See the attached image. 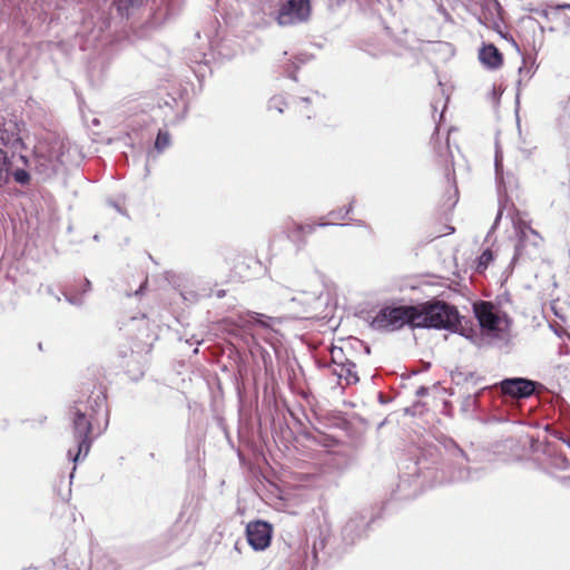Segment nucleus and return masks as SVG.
Listing matches in <instances>:
<instances>
[{"label": "nucleus", "mask_w": 570, "mask_h": 570, "mask_svg": "<svg viewBox=\"0 0 570 570\" xmlns=\"http://www.w3.org/2000/svg\"><path fill=\"white\" fill-rule=\"evenodd\" d=\"M106 405V395L101 391L92 392L87 400L78 399L69 410L72 433L76 441L77 452L73 455L69 449L68 455L73 462L81 456H87L91 446L92 423Z\"/></svg>", "instance_id": "nucleus-1"}, {"label": "nucleus", "mask_w": 570, "mask_h": 570, "mask_svg": "<svg viewBox=\"0 0 570 570\" xmlns=\"http://www.w3.org/2000/svg\"><path fill=\"white\" fill-rule=\"evenodd\" d=\"M76 146L68 138L52 137L40 140L33 149V170L42 179L60 173L70 163Z\"/></svg>", "instance_id": "nucleus-2"}, {"label": "nucleus", "mask_w": 570, "mask_h": 570, "mask_svg": "<svg viewBox=\"0 0 570 570\" xmlns=\"http://www.w3.org/2000/svg\"><path fill=\"white\" fill-rule=\"evenodd\" d=\"M415 306V327L455 331L460 324L458 308L444 301H429Z\"/></svg>", "instance_id": "nucleus-3"}, {"label": "nucleus", "mask_w": 570, "mask_h": 570, "mask_svg": "<svg viewBox=\"0 0 570 570\" xmlns=\"http://www.w3.org/2000/svg\"><path fill=\"white\" fill-rule=\"evenodd\" d=\"M517 243L511 264L537 259L541 255L543 238L527 222L512 219Z\"/></svg>", "instance_id": "nucleus-4"}, {"label": "nucleus", "mask_w": 570, "mask_h": 570, "mask_svg": "<svg viewBox=\"0 0 570 570\" xmlns=\"http://www.w3.org/2000/svg\"><path fill=\"white\" fill-rule=\"evenodd\" d=\"M415 305H392L382 307L371 322V327L379 332H394L404 325L415 327Z\"/></svg>", "instance_id": "nucleus-5"}, {"label": "nucleus", "mask_w": 570, "mask_h": 570, "mask_svg": "<svg viewBox=\"0 0 570 570\" xmlns=\"http://www.w3.org/2000/svg\"><path fill=\"white\" fill-rule=\"evenodd\" d=\"M473 312L481 328L490 336L503 338L510 327L509 316L491 302L479 301L473 304Z\"/></svg>", "instance_id": "nucleus-6"}, {"label": "nucleus", "mask_w": 570, "mask_h": 570, "mask_svg": "<svg viewBox=\"0 0 570 570\" xmlns=\"http://www.w3.org/2000/svg\"><path fill=\"white\" fill-rule=\"evenodd\" d=\"M450 462L446 464V481L448 482H464L479 478L478 471H471L466 464L469 459L465 452L452 440L445 445Z\"/></svg>", "instance_id": "nucleus-7"}, {"label": "nucleus", "mask_w": 570, "mask_h": 570, "mask_svg": "<svg viewBox=\"0 0 570 570\" xmlns=\"http://www.w3.org/2000/svg\"><path fill=\"white\" fill-rule=\"evenodd\" d=\"M312 7L309 0H286L275 13V20L281 27L297 26L309 20Z\"/></svg>", "instance_id": "nucleus-8"}, {"label": "nucleus", "mask_w": 570, "mask_h": 570, "mask_svg": "<svg viewBox=\"0 0 570 570\" xmlns=\"http://www.w3.org/2000/svg\"><path fill=\"white\" fill-rule=\"evenodd\" d=\"M500 390L512 399H528L534 394L540 383L525 377H510L500 382Z\"/></svg>", "instance_id": "nucleus-9"}, {"label": "nucleus", "mask_w": 570, "mask_h": 570, "mask_svg": "<svg viewBox=\"0 0 570 570\" xmlns=\"http://www.w3.org/2000/svg\"><path fill=\"white\" fill-rule=\"evenodd\" d=\"M272 534V524L266 521H252L246 527L247 542L256 551H263L269 547Z\"/></svg>", "instance_id": "nucleus-10"}, {"label": "nucleus", "mask_w": 570, "mask_h": 570, "mask_svg": "<svg viewBox=\"0 0 570 570\" xmlns=\"http://www.w3.org/2000/svg\"><path fill=\"white\" fill-rule=\"evenodd\" d=\"M279 323L281 321L277 317L252 311L239 313L235 318V324L246 332H249L255 326L265 331L274 332V325Z\"/></svg>", "instance_id": "nucleus-11"}, {"label": "nucleus", "mask_w": 570, "mask_h": 570, "mask_svg": "<svg viewBox=\"0 0 570 570\" xmlns=\"http://www.w3.org/2000/svg\"><path fill=\"white\" fill-rule=\"evenodd\" d=\"M370 519L362 512H354L342 529V538L347 544H353L366 532Z\"/></svg>", "instance_id": "nucleus-12"}, {"label": "nucleus", "mask_w": 570, "mask_h": 570, "mask_svg": "<svg viewBox=\"0 0 570 570\" xmlns=\"http://www.w3.org/2000/svg\"><path fill=\"white\" fill-rule=\"evenodd\" d=\"M0 141L7 148L16 150H22L26 145L20 136V128L18 122L9 120L0 128Z\"/></svg>", "instance_id": "nucleus-13"}, {"label": "nucleus", "mask_w": 570, "mask_h": 570, "mask_svg": "<svg viewBox=\"0 0 570 570\" xmlns=\"http://www.w3.org/2000/svg\"><path fill=\"white\" fill-rule=\"evenodd\" d=\"M344 226V224H335L332 222H318L316 224H299V223H293V228L288 229V237L293 238V240H296L299 246H305L307 240L305 235L313 234L317 227H327V226Z\"/></svg>", "instance_id": "nucleus-14"}, {"label": "nucleus", "mask_w": 570, "mask_h": 570, "mask_svg": "<svg viewBox=\"0 0 570 570\" xmlns=\"http://www.w3.org/2000/svg\"><path fill=\"white\" fill-rule=\"evenodd\" d=\"M321 297L322 292L317 289L299 291L291 298V302L301 304L305 313H311L321 305Z\"/></svg>", "instance_id": "nucleus-15"}, {"label": "nucleus", "mask_w": 570, "mask_h": 570, "mask_svg": "<svg viewBox=\"0 0 570 570\" xmlns=\"http://www.w3.org/2000/svg\"><path fill=\"white\" fill-rule=\"evenodd\" d=\"M480 61L489 69H498L502 65V55L499 49L492 45H484L479 52Z\"/></svg>", "instance_id": "nucleus-16"}, {"label": "nucleus", "mask_w": 570, "mask_h": 570, "mask_svg": "<svg viewBox=\"0 0 570 570\" xmlns=\"http://www.w3.org/2000/svg\"><path fill=\"white\" fill-rule=\"evenodd\" d=\"M332 373L337 376L338 383L344 381L346 385L356 384L360 381L354 362L334 366Z\"/></svg>", "instance_id": "nucleus-17"}, {"label": "nucleus", "mask_w": 570, "mask_h": 570, "mask_svg": "<svg viewBox=\"0 0 570 570\" xmlns=\"http://www.w3.org/2000/svg\"><path fill=\"white\" fill-rule=\"evenodd\" d=\"M144 1L145 0H114V6L121 17L129 18L142 7Z\"/></svg>", "instance_id": "nucleus-18"}, {"label": "nucleus", "mask_w": 570, "mask_h": 570, "mask_svg": "<svg viewBox=\"0 0 570 570\" xmlns=\"http://www.w3.org/2000/svg\"><path fill=\"white\" fill-rule=\"evenodd\" d=\"M186 523L181 521L175 522L167 531L166 537L171 544H180L186 539Z\"/></svg>", "instance_id": "nucleus-19"}, {"label": "nucleus", "mask_w": 570, "mask_h": 570, "mask_svg": "<svg viewBox=\"0 0 570 570\" xmlns=\"http://www.w3.org/2000/svg\"><path fill=\"white\" fill-rule=\"evenodd\" d=\"M10 165L11 161L8 157L7 151L0 148V188L9 181Z\"/></svg>", "instance_id": "nucleus-20"}, {"label": "nucleus", "mask_w": 570, "mask_h": 570, "mask_svg": "<svg viewBox=\"0 0 570 570\" xmlns=\"http://www.w3.org/2000/svg\"><path fill=\"white\" fill-rule=\"evenodd\" d=\"M331 360H332V364L330 365L332 368L334 366H340V365H343L345 363H352L353 361H351L344 353L343 348L342 347H338V346H333L332 350H331Z\"/></svg>", "instance_id": "nucleus-21"}, {"label": "nucleus", "mask_w": 570, "mask_h": 570, "mask_svg": "<svg viewBox=\"0 0 570 570\" xmlns=\"http://www.w3.org/2000/svg\"><path fill=\"white\" fill-rule=\"evenodd\" d=\"M170 145V135L166 130H159L155 140V148L163 153Z\"/></svg>", "instance_id": "nucleus-22"}, {"label": "nucleus", "mask_w": 570, "mask_h": 570, "mask_svg": "<svg viewBox=\"0 0 570 570\" xmlns=\"http://www.w3.org/2000/svg\"><path fill=\"white\" fill-rule=\"evenodd\" d=\"M494 259L493 252L490 248H487L482 252V254L478 257V272H482L488 268L490 263Z\"/></svg>", "instance_id": "nucleus-23"}, {"label": "nucleus", "mask_w": 570, "mask_h": 570, "mask_svg": "<svg viewBox=\"0 0 570 570\" xmlns=\"http://www.w3.org/2000/svg\"><path fill=\"white\" fill-rule=\"evenodd\" d=\"M10 176L21 186H26L30 183V174L23 168H17L13 171L10 170Z\"/></svg>", "instance_id": "nucleus-24"}, {"label": "nucleus", "mask_w": 570, "mask_h": 570, "mask_svg": "<svg viewBox=\"0 0 570 570\" xmlns=\"http://www.w3.org/2000/svg\"><path fill=\"white\" fill-rule=\"evenodd\" d=\"M184 301L195 303L202 297L210 296V293H207L205 289L200 293L191 291V289H185L180 293Z\"/></svg>", "instance_id": "nucleus-25"}, {"label": "nucleus", "mask_w": 570, "mask_h": 570, "mask_svg": "<svg viewBox=\"0 0 570 570\" xmlns=\"http://www.w3.org/2000/svg\"><path fill=\"white\" fill-rule=\"evenodd\" d=\"M286 107V101L282 96H274L268 101V108L277 110L279 114L284 111Z\"/></svg>", "instance_id": "nucleus-26"}, {"label": "nucleus", "mask_w": 570, "mask_h": 570, "mask_svg": "<svg viewBox=\"0 0 570 570\" xmlns=\"http://www.w3.org/2000/svg\"><path fill=\"white\" fill-rule=\"evenodd\" d=\"M533 73H534V70L532 69V66L527 67L525 60L523 59V66H521L519 68V75L521 77L518 81L519 86L521 85L523 78H527L529 80L533 76Z\"/></svg>", "instance_id": "nucleus-27"}, {"label": "nucleus", "mask_w": 570, "mask_h": 570, "mask_svg": "<svg viewBox=\"0 0 570 570\" xmlns=\"http://www.w3.org/2000/svg\"><path fill=\"white\" fill-rule=\"evenodd\" d=\"M446 176H448L449 181L452 180V183H453V193L449 197V209H451L458 203V188L455 186L454 176L451 177V173L450 171L446 174Z\"/></svg>", "instance_id": "nucleus-28"}, {"label": "nucleus", "mask_w": 570, "mask_h": 570, "mask_svg": "<svg viewBox=\"0 0 570 570\" xmlns=\"http://www.w3.org/2000/svg\"><path fill=\"white\" fill-rule=\"evenodd\" d=\"M65 298L69 304L78 306V307H80L85 304V299L81 295L65 294Z\"/></svg>", "instance_id": "nucleus-29"}, {"label": "nucleus", "mask_w": 570, "mask_h": 570, "mask_svg": "<svg viewBox=\"0 0 570 570\" xmlns=\"http://www.w3.org/2000/svg\"><path fill=\"white\" fill-rule=\"evenodd\" d=\"M190 62L194 63H207V53L205 51H197L191 57H188Z\"/></svg>", "instance_id": "nucleus-30"}, {"label": "nucleus", "mask_w": 570, "mask_h": 570, "mask_svg": "<svg viewBox=\"0 0 570 570\" xmlns=\"http://www.w3.org/2000/svg\"><path fill=\"white\" fill-rule=\"evenodd\" d=\"M534 149H535V146H525V145L519 146V150L524 158H530L532 156Z\"/></svg>", "instance_id": "nucleus-31"}, {"label": "nucleus", "mask_w": 570, "mask_h": 570, "mask_svg": "<svg viewBox=\"0 0 570 570\" xmlns=\"http://www.w3.org/2000/svg\"><path fill=\"white\" fill-rule=\"evenodd\" d=\"M327 216L331 217L332 219H340V220L345 219L347 217V215H345L343 208H341L338 210H331Z\"/></svg>", "instance_id": "nucleus-32"}, {"label": "nucleus", "mask_w": 570, "mask_h": 570, "mask_svg": "<svg viewBox=\"0 0 570 570\" xmlns=\"http://www.w3.org/2000/svg\"><path fill=\"white\" fill-rule=\"evenodd\" d=\"M501 217H502V209L500 208V209L498 210V214H497V217H495V219H494V223H493V225H492V227H491L490 232L488 233V237L490 236L491 232H492V230H494V229L497 228V226H498V224H499V222H500Z\"/></svg>", "instance_id": "nucleus-33"}, {"label": "nucleus", "mask_w": 570, "mask_h": 570, "mask_svg": "<svg viewBox=\"0 0 570 570\" xmlns=\"http://www.w3.org/2000/svg\"><path fill=\"white\" fill-rule=\"evenodd\" d=\"M90 291H91V282L88 278H85L83 279V286H82V289H81V295L86 294V293H89Z\"/></svg>", "instance_id": "nucleus-34"}, {"label": "nucleus", "mask_w": 570, "mask_h": 570, "mask_svg": "<svg viewBox=\"0 0 570 570\" xmlns=\"http://www.w3.org/2000/svg\"><path fill=\"white\" fill-rule=\"evenodd\" d=\"M257 4H259L262 7V10H266V6L271 9L272 8V3H271V0H254Z\"/></svg>", "instance_id": "nucleus-35"}, {"label": "nucleus", "mask_w": 570, "mask_h": 570, "mask_svg": "<svg viewBox=\"0 0 570 570\" xmlns=\"http://www.w3.org/2000/svg\"><path fill=\"white\" fill-rule=\"evenodd\" d=\"M562 26L564 27L566 29V33H570V17L568 16H564L562 18Z\"/></svg>", "instance_id": "nucleus-36"}, {"label": "nucleus", "mask_w": 570, "mask_h": 570, "mask_svg": "<svg viewBox=\"0 0 570 570\" xmlns=\"http://www.w3.org/2000/svg\"><path fill=\"white\" fill-rule=\"evenodd\" d=\"M501 170H502V165L499 160V157L498 155L495 156V173H497V176L499 177L500 174H501Z\"/></svg>", "instance_id": "nucleus-37"}, {"label": "nucleus", "mask_w": 570, "mask_h": 570, "mask_svg": "<svg viewBox=\"0 0 570 570\" xmlns=\"http://www.w3.org/2000/svg\"><path fill=\"white\" fill-rule=\"evenodd\" d=\"M428 392H429V389H428V387H425V386H420V387L416 390V393H415V394H416L417 396H424V395H426V394H428Z\"/></svg>", "instance_id": "nucleus-38"}, {"label": "nucleus", "mask_w": 570, "mask_h": 570, "mask_svg": "<svg viewBox=\"0 0 570 570\" xmlns=\"http://www.w3.org/2000/svg\"><path fill=\"white\" fill-rule=\"evenodd\" d=\"M570 10V3H560L554 7V10Z\"/></svg>", "instance_id": "nucleus-39"}, {"label": "nucleus", "mask_w": 570, "mask_h": 570, "mask_svg": "<svg viewBox=\"0 0 570 570\" xmlns=\"http://www.w3.org/2000/svg\"><path fill=\"white\" fill-rule=\"evenodd\" d=\"M354 199L351 200V203L348 204V206L346 208H343L344 209V213L345 215L348 216V214L353 210V207H354Z\"/></svg>", "instance_id": "nucleus-40"}, {"label": "nucleus", "mask_w": 570, "mask_h": 570, "mask_svg": "<svg viewBox=\"0 0 570 570\" xmlns=\"http://www.w3.org/2000/svg\"><path fill=\"white\" fill-rule=\"evenodd\" d=\"M19 159L23 163L24 166H27V167L29 166L30 160H29V158L27 156L20 155Z\"/></svg>", "instance_id": "nucleus-41"}, {"label": "nucleus", "mask_w": 570, "mask_h": 570, "mask_svg": "<svg viewBox=\"0 0 570 570\" xmlns=\"http://www.w3.org/2000/svg\"><path fill=\"white\" fill-rule=\"evenodd\" d=\"M46 292H47L49 295H51V296H53V295L56 294V293L53 292V288H52L51 286H47Z\"/></svg>", "instance_id": "nucleus-42"}, {"label": "nucleus", "mask_w": 570, "mask_h": 570, "mask_svg": "<svg viewBox=\"0 0 570 570\" xmlns=\"http://www.w3.org/2000/svg\"><path fill=\"white\" fill-rule=\"evenodd\" d=\"M216 296L219 297V298L224 297L225 296V291L224 289L217 291Z\"/></svg>", "instance_id": "nucleus-43"}, {"label": "nucleus", "mask_w": 570, "mask_h": 570, "mask_svg": "<svg viewBox=\"0 0 570 570\" xmlns=\"http://www.w3.org/2000/svg\"><path fill=\"white\" fill-rule=\"evenodd\" d=\"M288 77L296 81L295 72H289V73H288Z\"/></svg>", "instance_id": "nucleus-44"}, {"label": "nucleus", "mask_w": 570, "mask_h": 570, "mask_svg": "<svg viewBox=\"0 0 570 570\" xmlns=\"http://www.w3.org/2000/svg\"><path fill=\"white\" fill-rule=\"evenodd\" d=\"M142 289H144V285H141V286L139 287V289H137V291H136V293H135V294H136V295H139V294L142 292Z\"/></svg>", "instance_id": "nucleus-45"}, {"label": "nucleus", "mask_w": 570, "mask_h": 570, "mask_svg": "<svg viewBox=\"0 0 570 570\" xmlns=\"http://www.w3.org/2000/svg\"><path fill=\"white\" fill-rule=\"evenodd\" d=\"M52 297H55L57 302H60V299H61L60 296L57 294H55Z\"/></svg>", "instance_id": "nucleus-46"}, {"label": "nucleus", "mask_w": 570, "mask_h": 570, "mask_svg": "<svg viewBox=\"0 0 570 570\" xmlns=\"http://www.w3.org/2000/svg\"><path fill=\"white\" fill-rule=\"evenodd\" d=\"M517 126H518V129L520 130V119L518 116H517Z\"/></svg>", "instance_id": "nucleus-47"}, {"label": "nucleus", "mask_w": 570, "mask_h": 570, "mask_svg": "<svg viewBox=\"0 0 570 570\" xmlns=\"http://www.w3.org/2000/svg\"><path fill=\"white\" fill-rule=\"evenodd\" d=\"M302 100H303L304 102H309V98H307V97H306V98H302Z\"/></svg>", "instance_id": "nucleus-48"}, {"label": "nucleus", "mask_w": 570, "mask_h": 570, "mask_svg": "<svg viewBox=\"0 0 570 570\" xmlns=\"http://www.w3.org/2000/svg\"><path fill=\"white\" fill-rule=\"evenodd\" d=\"M453 232H454V228L453 227H449V234H451Z\"/></svg>", "instance_id": "nucleus-49"}, {"label": "nucleus", "mask_w": 570, "mask_h": 570, "mask_svg": "<svg viewBox=\"0 0 570 570\" xmlns=\"http://www.w3.org/2000/svg\"><path fill=\"white\" fill-rule=\"evenodd\" d=\"M413 470H414V472H416V470H417L416 469V463L413 465Z\"/></svg>", "instance_id": "nucleus-50"}, {"label": "nucleus", "mask_w": 570, "mask_h": 570, "mask_svg": "<svg viewBox=\"0 0 570 570\" xmlns=\"http://www.w3.org/2000/svg\"><path fill=\"white\" fill-rule=\"evenodd\" d=\"M405 480H401V483H399V487H402V483H404Z\"/></svg>", "instance_id": "nucleus-51"}, {"label": "nucleus", "mask_w": 570, "mask_h": 570, "mask_svg": "<svg viewBox=\"0 0 570 570\" xmlns=\"http://www.w3.org/2000/svg\"><path fill=\"white\" fill-rule=\"evenodd\" d=\"M405 480H401V483H399V487H402V483H404Z\"/></svg>", "instance_id": "nucleus-52"}]
</instances>
